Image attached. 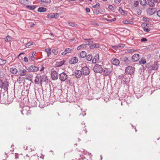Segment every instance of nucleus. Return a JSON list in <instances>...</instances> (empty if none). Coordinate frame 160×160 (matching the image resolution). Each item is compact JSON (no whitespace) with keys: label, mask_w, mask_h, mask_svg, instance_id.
I'll use <instances>...</instances> for the list:
<instances>
[{"label":"nucleus","mask_w":160,"mask_h":160,"mask_svg":"<svg viewBox=\"0 0 160 160\" xmlns=\"http://www.w3.org/2000/svg\"><path fill=\"white\" fill-rule=\"evenodd\" d=\"M92 39H85V40H88V41L86 42V43L85 44L86 45H89L92 44L93 43V41L92 40Z\"/></svg>","instance_id":"26"},{"label":"nucleus","mask_w":160,"mask_h":160,"mask_svg":"<svg viewBox=\"0 0 160 160\" xmlns=\"http://www.w3.org/2000/svg\"><path fill=\"white\" fill-rule=\"evenodd\" d=\"M157 15L159 17H160V10H158L157 12Z\"/></svg>","instance_id":"58"},{"label":"nucleus","mask_w":160,"mask_h":160,"mask_svg":"<svg viewBox=\"0 0 160 160\" xmlns=\"http://www.w3.org/2000/svg\"><path fill=\"white\" fill-rule=\"evenodd\" d=\"M99 59V57L98 54H97L94 56L93 58L92 59V63H95L98 62Z\"/></svg>","instance_id":"18"},{"label":"nucleus","mask_w":160,"mask_h":160,"mask_svg":"<svg viewBox=\"0 0 160 160\" xmlns=\"http://www.w3.org/2000/svg\"><path fill=\"white\" fill-rule=\"evenodd\" d=\"M41 1L42 2L48 4L51 2V0H41Z\"/></svg>","instance_id":"39"},{"label":"nucleus","mask_w":160,"mask_h":160,"mask_svg":"<svg viewBox=\"0 0 160 160\" xmlns=\"http://www.w3.org/2000/svg\"><path fill=\"white\" fill-rule=\"evenodd\" d=\"M10 71L13 74H16L18 72V70L17 69L15 68H10Z\"/></svg>","instance_id":"24"},{"label":"nucleus","mask_w":160,"mask_h":160,"mask_svg":"<svg viewBox=\"0 0 160 160\" xmlns=\"http://www.w3.org/2000/svg\"><path fill=\"white\" fill-rule=\"evenodd\" d=\"M54 18H58L59 17L58 14L57 13H53Z\"/></svg>","instance_id":"48"},{"label":"nucleus","mask_w":160,"mask_h":160,"mask_svg":"<svg viewBox=\"0 0 160 160\" xmlns=\"http://www.w3.org/2000/svg\"><path fill=\"white\" fill-rule=\"evenodd\" d=\"M28 109V108L27 107H23L22 109V110L21 111L22 114L24 115V113H26V110Z\"/></svg>","instance_id":"27"},{"label":"nucleus","mask_w":160,"mask_h":160,"mask_svg":"<svg viewBox=\"0 0 160 160\" xmlns=\"http://www.w3.org/2000/svg\"><path fill=\"white\" fill-rule=\"evenodd\" d=\"M1 86L2 87H1V88H3L5 90H7L8 87V82L6 81H4V82H2V85Z\"/></svg>","instance_id":"13"},{"label":"nucleus","mask_w":160,"mask_h":160,"mask_svg":"<svg viewBox=\"0 0 160 160\" xmlns=\"http://www.w3.org/2000/svg\"><path fill=\"white\" fill-rule=\"evenodd\" d=\"M53 13H50L47 16V17L49 18H54Z\"/></svg>","instance_id":"46"},{"label":"nucleus","mask_w":160,"mask_h":160,"mask_svg":"<svg viewBox=\"0 0 160 160\" xmlns=\"http://www.w3.org/2000/svg\"><path fill=\"white\" fill-rule=\"evenodd\" d=\"M26 7L30 10H33L36 8L35 5H28L26 6Z\"/></svg>","instance_id":"32"},{"label":"nucleus","mask_w":160,"mask_h":160,"mask_svg":"<svg viewBox=\"0 0 160 160\" xmlns=\"http://www.w3.org/2000/svg\"><path fill=\"white\" fill-rule=\"evenodd\" d=\"M158 64L157 62L154 63V65L151 66L149 68L152 70H157L158 68Z\"/></svg>","instance_id":"17"},{"label":"nucleus","mask_w":160,"mask_h":160,"mask_svg":"<svg viewBox=\"0 0 160 160\" xmlns=\"http://www.w3.org/2000/svg\"><path fill=\"white\" fill-rule=\"evenodd\" d=\"M121 0H114L115 2L117 4H119L121 2Z\"/></svg>","instance_id":"50"},{"label":"nucleus","mask_w":160,"mask_h":160,"mask_svg":"<svg viewBox=\"0 0 160 160\" xmlns=\"http://www.w3.org/2000/svg\"><path fill=\"white\" fill-rule=\"evenodd\" d=\"M154 0H148L147 1V4L150 7H152L155 5Z\"/></svg>","instance_id":"14"},{"label":"nucleus","mask_w":160,"mask_h":160,"mask_svg":"<svg viewBox=\"0 0 160 160\" xmlns=\"http://www.w3.org/2000/svg\"><path fill=\"white\" fill-rule=\"evenodd\" d=\"M123 74H121L119 75L118 76V78L120 79H122L123 78Z\"/></svg>","instance_id":"55"},{"label":"nucleus","mask_w":160,"mask_h":160,"mask_svg":"<svg viewBox=\"0 0 160 160\" xmlns=\"http://www.w3.org/2000/svg\"><path fill=\"white\" fill-rule=\"evenodd\" d=\"M147 41V39L146 38H142L141 40V41L142 42H145Z\"/></svg>","instance_id":"51"},{"label":"nucleus","mask_w":160,"mask_h":160,"mask_svg":"<svg viewBox=\"0 0 160 160\" xmlns=\"http://www.w3.org/2000/svg\"><path fill=\"white\" fill-rule=\"evenodd\" d=\"M39 68L36 66L31 65L28 67L27 70L29 72H35L38 71Z\"/></svg>","instance_id":"8"},{"label":"nucleus","mask_w":160,"mask_h":160,"mask_svg":"<svg viewBox=\"0 0 160 160\" xmlns=\"http://www.w3.org/2000/svg\"><path fill=\"white\" fill-rule=\"evenodd\" d=\"M120 60L122 61L124 64L128 65L130 63V61L128 58L124 56H122L120 57Z\"/></svg>","instance_id":"7"},{"label":"nucleus","mask_w":160,"mask_h":160,"mask_svg":"<svg viewBox=\"0 0 160 160\" xmlns=\"http://www.w3.org/2000/svg\"><path fill=\"white\" fill-rule=\"evenodd\" d=\"M99 47V46L98 44H95L91 45L90 46V49H92L95 48H98Z\"/></svg>","instance_id":"34"},{"label":"nucleus","mask_w":160,"mask_h":160,"mask_svg":"<svg viewBox=\"0 0 160 160\" xmlns=\"http://www.w3.org/2000/svg\"><path fill=\"white\" fill-rule=\"evenodd\" d=\"M118 11L122 15H124L125 14V12H124V10L122 9V8L120 7H119V8L118 9Z\"/></svg>","instance_id":"36"},{"label":"nucleus","mask_w":160,"mask_h":160,"mask_svg":"<svg viewBox=\"0 0 160 160\" xmlns=\"http://www.w3.org/2000/svg\"><path fill=\"white\" fill-rule=\"evenodd\" d=\"M140 58V55L138 54H135L132 57V60L133 62H136L138 61Z\"/></svg>","instance_id":"11"},{"label":"nucleus","mask_w":160,"mask_h":160,"mask_svg":"<svg viewBox=\"0 0 160 160\" xmlns=\"http://www.w3.org/2000/svg\"><path fill=\"white\" fill-rule=\"evenodd\" d=\"M72 51V50L69 48H66L63 52L61 53V54L62 55H65L67 53H71Z\"/></svg>","instance_id":"20"},{"label":"nucleus","mask_w":160,"mask_h":160,"mask_svg":"<svg viewBox=\"0 0 160 160\" xmlns=\"http://www.w3.org/2000/svg\"><path fill=\"white\" fill-rule=\"evenodd\" d=\"M2 82H3L0 79V88L2 87L1 85H2Z\"/></svg>","instance_id":"61"},{"label":"nucleus","mask_w":160,"mask_h":160,"mask_svg":"<svg viewBox=\"0 0 160 160\" xmlns=\"http://www.w3.org/2000/svg\"><path fill=\"white\" fill-rule=\"evenodd\" d=\"M85 57L86 58L87 61H90L92 60V56L91 54H89L88 55H86V56Z\"/></svg>","instance_id":"22"},{"label":"nucleus","mask_w":160,"mask_h":160,"mask_svg":"<svg viewBox=\"0 0 160 160\" xmlns=\"http://www.w3.org/2000/svg\"><path fill=\"white\" fill-rule=\"evenodd\" d=\"M139 4V2L138 1H135L133 3V6L135 7H137Z\"/></svg>","instance_id":"45"},{"label":"nucleus","mask_w":160,"mask_h":160,"mask_svg":"<svg viewBox=\"0 0 160 160\" xmlns=\"http://www.w3.org/2000/svg\"><path fill=\"white\" fill-rule=\"evenodd\" d=\"M86 47L85 44H83L79 46L77 48L78 50H79L82 48H85Z\"/></svg>","instance_id":"37"},{"label":"nucleus","mask_w":160,"mask_h":160,"mask_svg":"<svg viewBox=\"0 0 160 160\" xmlns=\"http://www.w3.org/2000/svg\"><path fill=\"white\" fill-rule=\"evenodd\" d=\"M103 74L104 76H108L112 72L111 69L108 68H105L103 70Z\"/></svg>","instance_id":"9"},{"label":"nucleus","mask_w":160,"mask_h":160,"mask_svg":"<svg viewBox=\"0 0 160 160\" xmlns=\"http://www.w3.org/2000/svg\"><path fill=\"white\" fill-rule=\"evenodd\" d=\"M81 71L82 74L84 76L87 75L90 73L89 69L87 66L82 67Z\"/></svg>","instance_id":"4"},{"label":"nucleus","mask_w":160,"mask_h":160,"mask_svg":"<svg viewBox=\"0 0 160 160\" xmlns=\"http://www.w3.org/2000/svg\"><path fill=\"white\" fill-rule=\"evenodd\" d=\"M52 53L55 55H56L58 52V49H53L52 50Z\"/></svg>","instance_id":"42"},{"label":"nucleus","mask_w":160,"mask_h":160,"mask_svg":"<svg viewBox=\"0 0 160 160\" xmlns=\"http://www.w3.org/2000/svg\"><path fill=\"white\" fill-rule=\"evenodd\" d=\"M157 11V9L155 8H148L146 10L147 13L150 16L155 14Z\"/></svg>","instance_id":"6"},{"label":"nucleus","mask_w":160,"mask_h":160,"mask_svg":"<svg viewBox=\"0 0 160 160\" xmlns=\"http://www.w3.org/2000/svg\"><path fill=\"white\" fill-rule=\"evenodd\" d=\"M135 68L132 66H128L125 69L126 74L131 75L133 74L135 71Z\"/></svg>","instance_id":"3"},{"label":"nucleus","mask_w":160,"mask_h":160,"mask_svg":"<svg viewBox=\"0 0 160 160\" xmlns=\"http://www.w3.org/2000/svg\"><path fill=\"white\" fill-rule=\"evenodd\" d=\"M47 8L42 7H39L38 9V12H45L47 11Z\"/></svg>","instance_id":"23"},{"label":"nucleus","mask_w":160,"mask_h":160,"mask_svg":"<svg viewBox=\"0 0 160 160\" xmlns=\"http://www.w3.org/2000/svg\"><path fill=\"white\" fill-rule=\"evenodd\" d=\"M125 46V45L124 44H120L117 45L112 46V47L114 48L115 49H117L118 48L121 49L123 48Z\"/></svg>","instance_id":"21"},{"label":"nucleus","mask_w":160,"mask_h":160,"mask_svg":"<svg viewBox=\"0 0 160 160\" xmlns=\"http://www.w3.org/2000/svg\"><path fill=\"white\" fill-rule=\"evenodd\" d=\"M52 79L53 80H56L58 79V72L55 71H53L51 74Z\"/></svg>","instance_id":"10"},{"label":"nucleus","mask_w":160,"mask_h":160,"mask_svg":"<svg viewBox=\"0 0 160 160\" xmlns=\"http://www.w3.org/2000/svg\"><path fill=\"white\" fill-rule=\"evenodd\" d=\"M24 60L25 62H27L28 61V59L26 57H25L24 58Z\"/></svg>","instance_id":"54"},{"label":"nucleus","mask_w":160,"mask_h":160,"mask_svg":"<svg viewBox=\"0 0 160 160\" xmlns=\"http://www.w3.org/2000/svg\"><path fill=\"white\" fill-rule=\"evenodd\" d=\"M36 52H33L32 54V56H35Z\"/></svg>","instance_id":"63"},{"label":"nucleus","mask_w":160,"mask_h":160,"mask_svg":"<svg viewBox=\"0 0 160 160\" xmlns=\"http://www.w3.org/2000/svg\"><path fill=\"white\" fill-rule=\"evenodd\" d=\"M33 42L32 41H30L27 43L25 45V46L26 47H28L29 46L32 45L33 44Z\"/></svg>","instance_id":"40"},{"label":"nucleus","mask_w":160,"mask_h":160,"mask_svg":"<svg viewBox=\"0 0 160 160\" xmlns=\"http://www.w3.org/2000/svg\"><path fill=\"white\" fill-rule=\"evenodd\" d=\"M86 11L87 12H90V9L88 8H87L86 9Z\"/></svg>","instance_id":"57"},{"label":"nucleus","mask_w":160,"mask_h":160,"mask_svg":"<svg viewBox=\"0 0 160 160\" xmlns=\"http://www.w3.org/2000/svg\"><path fill=\"white\" fill-rule=\"evenodd\" d=\"M116 20V18H113V19H112L111 20H110V21L111 22H112V21H115V20Z\"/></svg>","instance_id":"64"},{"label":"nucleus","mask_w":160,"mask_h":160,"mask_svg":"<svg viewBox=\"0 0 160 160\" xmlns=\"http://www.w3.org/2000/svg\"><path fill=\"white\" fill-rule=\"evenodd\" d=\"M59 78L62 82L65 81L68 79V75L64 72H62L59 74Z\"/></svg>","instance_id":"5"},{"label":"nucleus","mask_w":160,"mask_h":160,"mask_svg":"<svg viewBox=\"0 0 160 160\" xmlns=\"http://www.w3.org/2000/svg\"><path fill=\"white\" fill-rule=\"evenodd\" d=\"M75 75L77 78H80L82 74L81 71L80 70H77L75 72Z\"/></svg>","instance_id":"16"},{"label":"nucleus","mask_w":160,"mask_h":160,"mask_svg":"<svg viewBox=\"0 0 160 160\" xmlns=\"http://www.w3.org/2000/svg\"><path fill=\"white\" fill-rule=\"evenodd\" d=\"M137 13L138 15H140L141 14L142 11L140 10H138L137 11Z\"/></svg>","instance_id":"53"},{"label":"nucleus","mask_w":160,"mask_h":160,"mask_svg":"<svg viewBox=\"0 0 160 160\" xmlns=\"http://www.w3.org/2000/svg\"><path fill=\"white\" fill-rule=\"evenodd\" d=\"M30 59H31L32 61L34 60L35 58L34 56H31L30 57Z\"/></svg>","instance_id":"59"},{"label":"nucleus","mask_w":160,"mask_h":160,"mask_svg":"<svg viewBox=\"0 0 160 160\" xmlns=\"http://www.w3.org/2000/svg\"><path fill=\"white\" fill-rule=\"evenodd\" d=\"M134 51L133 49H129L127 50V52L128 53H132Z\"/></svg>","instance_id":"49"},{"label":"nucleus","mask_w":160,"mask_h":160,"mask_svg":"<svg viewBox=\"0 0 160 160\" xmlns=\"http://www.w3.org/2000/svg\"><path fill=\"white\" fill-rule=\"evenodd\" d=\"M32 76H31V75H26V77L25 78L26 79L29 80L30 81H31L32 79Z\"/></svg>","instance_id":"41"},{"label":"nucleus","mask_w":160,"mask_h":160,"mask_svg":"<svg viewBox=\"0 0 160 160\" xmlns=\"http://www.w3.org/2000/svg\"><path fill=\"white\" fill-rule=\"evenodd\" d=\"M6 60L0 58V64L1 65H4L6 64Z\"/></svg>","instance_id":"38"},{"label":"nucleus","mask_w":160,"mask_h":160,"mask_svg":"<svg viewBox=\"0 0 160 160\" xmlns=\"http://www.w3.org/2000/svg\"><path fill=\"white\" fill-rule=\"evenodd\" d=\"M143 20L144 21H146V22H148L149 21L148 20V18H146V17H143Z\"/></svg>","instance_id":"52"},{"label":"nucleus","mask_w":160,"mask_h":160,"mask_svg":"<svg viewBox=\"0 0 160 160\" xmlns=\"http://www.w3.org/2000/svg\"><path fill=\"white\" fill-rule=\"evenodd\" d=\"M143 30L145 32H149L150 31V28L144 27L143 29Z\"/></svg>","instance_id":"47"},{"label":"nucleus","mask_w":160,"mask_h":160,"mask_svg":"<svg viewBox=\"0 0 160 160\" xmlns=\"http://www.w3.org/2000/svg\"><path fill=\"white\" fill-rule=\"evenodd\" d=\"M65 62V61L63 60L62 61H60L59 62H56L57 65L59 67L63 65L64 64Z\"/></svg>","instance_id":"28"},{"label":"nucleus","mask_w":160,"mask_h":160,"mask_svg":"<svg viewBox=\"0 0 160 160\" xmlns=\"http://www.w3.org/2000/svg\"><path fill=\"white\" fill-rule=\"evenodd\" d=\"M45 51L47 53V56H49L51 54V50L50 48H46Z\"/></svg>","instance_id":"35"},{"label":"nucleus","mask_w":160,"mask_h":160,"mask_svg":"<svg viewBox=\"0 0 160 160\" xmlns=\"http://www.w3.org/2000/svg\"><path fill=\"white\" fill-rule=\"evenodd\" d=\"M123 23L126 24H128L129 23V22L127 20H124L123 21Z\"/></svg>","instance_id":"56"},{"label":"nucleus","mask_w":160,"mask_h":160,"mask_svg":"<svg viewBox=\"0 0 160 160\" xmlns=\"http://www.w3.org/2000/svg\"><path fill=\"white\" fill-rule=\"evenodd\" d=\"M108 8L110 9H112V8H113V6L112 5H110L108 6Z\"/></svg>","instance_id":"62"},{"label":"nucleus","mask_w":160,"mask_h":160,"mask_svg":"<svg viewBox=\"0 0 160 160\" xmlns=\"http://www.w3.org/2000/svg\"><path fill=\"white\" fill-rule=\"evenodd\" d=\"M27 72V71L24 69L21 70L20 72V75L21 76H25Z\"/></svg>","instance_id":"25"},{"label":"nucleus","mask_w":160,"mask_h":160,"mask_svg":"<svg viewBox=\"0 0 160 160\" xmlns=\"http://www.w3.org/2000/svg\"><path fill=\"white\" fill-rule=\"evenodd\" d=\"M20 3L23 5H27L28 4V0H19Z\"/></svg>","instance_id":"29"},{"label":"nucleus","mask_w":160,"mask_h":160,"mask_svg":"<svg viewBox=\"0 0 160 160\" xmlns=\"http://www.w3.org/2000/svg\"><path fill=\"white\" fill-rule=\"evenodd\" d=\"M78 61V58L76 57H73L69 60V63L71 64H75Z\"/></svg>","instance_id":"15"},{"label":"nucleus","mask_w":160,"mask_h":160,"mask_svg":"<svg viewBox=\"0 0 160 160\" xmlns=\"http://www.w3.org/2000/svg\"><path fill=\"white\" fill-rule=\"evenodd\" d=\"M111 62L113 65L116 66H118L120 63L118 59L115 58L112 59Z\"/></svg>","instance_id":"12"},{"label":"nucleus","mask_w":160,"mask_h":160,"mask_svg":"<svg viewBox=\"0 0 160 160\" xmlns=\"http://www.w3.org/2000/svg\"><path fill=\"white\" fill-rule=\"evenodd\" d=\"M139 62L140 64H145L146 63V62L145 59L144 58H142L139 61Z\"/></svg>","instance_id":"33"},{"label":"nucleus","mask_w":160,"mask_h":160,"mask_svg":"<svg viewBox=\"0 0 160 160\" xmlns=\"http://www.w3.org/2000/svg\"><path fill=\"white\" fill-rule=\"evenodd\" d=\"M46 77L43 76H37L35 80V83L36 84L39 83L42 84V82L45 81Z\"/></svg>","instance_id":"1"},{"label":"nucleus","mask_w":160,"mask_h":160,"mask_svg":"<svg viewBox=\"0 0 160 160\" xmlns=\"http://www.w3.org/2000/svg\"><path fill=\"white\" fill-rule=\"evenodd\" d=\"M5 40L6 42H9L11 40V38L9 36H7L5 38Z\"/></svg>","instance_id":"43"},{"label":"nucleus","mask_w":160,"mask_h":160,"mask_svg":"<svg viewBox=\"0 0 160 160\" xmlns=\"http://www.w3.org/2000/svg\"><path fill=\"white\" fill-rule=\"evenodd\" d=\"M86 53L85 51H82L78 54V57L80 58H83L86 56Z\"/></svg>","instance_id":"19"},{"label":"nucleus","mask_w":160,"mask_h":160,"mask_svg":"<svg viewBox=\"0 0 160 160\" xmlns=\"http://www.w3.org/2000/svg\"><path fill=\"white\" fill-rule=\"evenodd\" d=\"M140 3L143 6H146L147 4L146 0H140Z\"/></svg>","instance_id":"31"},{"label":"nucleus","mask_w":160,"mask_h":160,"mask_svg":"<svg viewBox=\"0 0 160 160\" xmlns=\"http://www.w3.org/2000/svg\"><path fill=\"white\" fill-rule=\"evenodd\" d=\"M93 8H96L97 9H98L100 8V4L98 2H97L95 5L92 6Z\"/></svg>","instance_id":"44"},{"label":"nucleus","mask_w":160,"mask_h":160,"mask_svg":"<svg viewBox=\"0 0 160 160\" xmlns=\"http://www.w3.org/2000/svg\"><path fill=\"white\" fill-rule=\"evenodd\" d=\"M94 72L96 73H101L103 71L102 66L99 64H96L93 68Z\"/></svg>","instance_id":"2"},{"label":"nucleus","mask_w":160,"mask_h":160,"mask_svg":"<svg viewBox=\"0 0 160 160\" xmlns=\"http://www.w3.org/2000/svg\"><path fill=\"white\" fill-rule=\"evenodd\" d=\"M68 24L69 26H72L74 27H78V25L72 22H68Z\"/></svg>","instance_id":"30"},{"label":"nucleus","mask_w":160,"mask_h":160,"mask_svg":"<svg viewBox=\"0 0 160 160\" xmlns=\"http://www.w3.org/2000/svg\"><path fill=\"white\" fill-rule=\"evenodd\" d=\"M44 68L42 65V68L40 70V71H42L44 69Z\"/></svg>","instance_id":"60"}]
</instances>
